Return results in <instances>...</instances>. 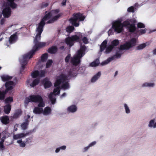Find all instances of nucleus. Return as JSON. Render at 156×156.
Instances as JSON below:
<instances>
[{
    "label": "nucleus",
    "instance_id": "58836bf2",
    "mask_svg": "<svg viewBox=\"0 0 156 156\" xmlns=\"http://www.w3.org/2000/svg\"><path fill=\"white\" fill-rule=\"evenodd\" d=\"M48 5V4L47 3L43 2L39 5V7L41 9H43L47 7Z\"/></svg>",
    "mask_w": 156,
    "mask_h": 156
},
{
    "label": "nucleus",
    "instance_id": "c756f323",
    "mask_svg": "<svg viewBox=\"0 0 156 156\" xmlns=\"http://www.w3.org/2000/svg\"><path fill=\"white\" fill-rule=\"evenodd\" d=\"M124 109H125V112L127 114H129L130 112V110L128 105L126 104H124Z\"/></svg>",
    "mask_w": 156,
    "mask_h": 156
},
{
    "label": "nucleus",
    "instance_id": "e433bc0d",
    "mask_svg": "<svg viewBox=\"0 0 156 156\" xmlns=\"http://www.w3.org/2000/svg\"><path fill=\"white\" fill-rule=\"evenodd\" d=\"M146 44L143 43L139 45L136 47V48L137 50H140L146 47Z\"/></svg>",
    "mask_w": 156,
    "mask_h": 156
},
{
    "label": "nucleus",
    "instance_id": "393cba45",
    "mask_svg": "<svg viewBox=\"0 0 156 156\" xmlns=\"http://www.w3.org/2000/svg\"><path fill=\"white\" fill-rule=\"evenodd\" d=\"M40 79L36 78L33 80L32 83L30 84V86L32 87H34L38 85L40 83Z\"/></svg>",
    "mask_w": 156,
    "mask_h": 156
},
{
    "label": "nucleus",
    "instance_id": "bb28decb",
    "mask_svg": "<svg viewBox=\"0 0 156 156\" xmlns=\"http://www.w3.org/2000/svg\"><path fill=\"white\" fill-rule=\"evenodd\" d=\"M42 82L44 83V86L45 88L49 87V80L48 78H46L44 79Z\"/></svg>",
    "mask_w": 156,
    "mask_h": 156
},
{
    "label": "nucleus",
    "instance_id": "dca6fc26",
    "mask_svg": "<svg viewBox=\"0 0 156 156\" xmlns=\"http://www.w3.org/2000/svg\"><path fill=\"white\" fill-rule=\"evenodd\" d=\"M11 106L10 104H6L4 107V112L7 114H8L11 111Z\"/></svg>",
    "mask_w": 156,
    "mask_h": 156
},
{
    "label": "nucleus",
    "instance_id": "774afa93",
    "mask_svg": "<svg viewBox=\"0 0 156 156\" xmlns=\"http://www.w3.org/2000/svg\"><path fill=\"white\" fill-rule=\"evenodd\" d=\"M64 48V47L63 46H62V47H60V49H61V50H63Z\"/></svg>",
    "mask_w": 156,
    "mask_h": 156
},
{
    "label": "nucleus",
    "instance_id": "8fccbe9b",
    "mask_svg": "<svg viewBox=\"0 0 156 156\" xmlns=\"http://www.w3.org/2000/svg\"><path fill=\"white\" fill-rule=\"evenodd\" d=\"M32 139V137H31L29 138H28L27 139L26 141V143H29V142L30 140V142H31V140Z\"/></svg>",
    "mask_w": 156,
    "mask_h": 156
},
{
    "label": "nucleus",
    "instance_id": "f704fd0d",
    "mask_svg": "<svg viewBox=\"0 0 156 156\" xmlns=\"http://www.w3.org/2000/svg\"><path fill=\"white\" fill-rule=\"evenodd\" d=\"M13 101V98L12 97H9L5 99V102L6 104H9Z\"/></svg>",
    "mask_w": 156,
    "mask_h": 156
},
{
    "label": "nucleus",
    "instance_id": "9b49d317",
    "mask_svg": "<svg viewBox=\"0 0 156 156\" xmlns=\"http://www.w3.org/2000/svg\"><path fill=\"white\" fill-rule=\"evenodd\" d=\"M45 73L46 71L44 70H41L40 71L35 70L32 72L31 76L33 78H36L37 77L42 78L45 76Z\"/></svg>",
    "mask_w": 156,
    "mask_h": 156
},
{
    "label": "nucleus",
    "instance_id": "f8f14e48",
    "mask_svg": "<svg viewBox=\"0 0 156 156\" xmlns=\"http://www.w3.org/2000/svg\"><path fill=\"white\" fill-rule=\"evenodd\" d=\"M17 36L16 33L12 35L9 38V40L6 43V45L9 46V44L15 43L17 39Z\"/></svg>",
    "mask_w": 156,
    "mask_h": 156
},
{
    "label": "nucleus",
    "instance_id": "20e7f679",
    "mask_svg": "<svg viewBox=\"0 0 156 156\" xmlns=\"http://www.w3.org/2000/svg\"><path fill=\"white\" fill-rule=\"evenodd\" d=\"M136 39L135 38H133L124 44L121 45L120 48L117 49V52L115 55L101 62V65H105L113 60L115 58H120L121 55L123 53V50L128 49L135 46L136 44Z\"/></svg>",
    "mask_w": 156,
    "mask_h": 156
},
{
    "label": "nucleus",
    "instance_id": "1a4fd4ad",
    "mask_svg": "<svg viewBox=\"0 0 156 156\" xmlns=\"http://www.w3.org/2000/svg\"><path fill=\"white\" fill-rule=\"evenodd\" d=\"M42 100L41 96L39 95H30L29 97L26 98L25 101V103L28 104L29 102L37 103Z\"/></svg>",
    "mask_w": 156,
    "mask_h": 156
},
{
    "label": "nucleus",
    "instance_id": "ddd939ff",
    "mask_svg": "<svg viewBox=\"0 0 156 156\" xmlns=\"http://www.w3.org/2000/svg\"><path fill=\"white\" fill-rule=\"evenodd\" d=\"M11 11L10 8L6 7L2 10V14L5 18H8L11 15Z\"/></svg>",
    "mask_w": 156,
    "mask_h": 156
},
{
    "label": "nucleus",
    "instance_id": "0e129e2a",
    "mask_svg": "<svg viewBox=\"0 0 156 156\" xmlns=\"http://www.w3.org/2000/svg\"><path fill=\"white\" fill-rule=\"evenodd\" d=\"M153 53L154 55H156V48L153 51Z\"/></svg>",
    "mask_w": 156,
    "mask_h": 156
},
{
    "label": "nucleus",
    "instance_id": "a878e982",
    "mask_svg": "<svg viewBox=\"0 0 156 156\" xmlns=\"http://www.w3.org/2000/svg\"><path fill=\"white\" fill-rule=\"evenodd\" d=\"M155 84L154 83L146 82L144 83L142 85L143 87H154Z\"/></svg>",
    "mask_w": 156,
    "mask_h": 156
},
{
    "label": "nucleus",
    "instance_id": "4d7b16f0",
    "mask_svg": "<svg viewBox=\"0 0 156 156\" xmlns=\"http://www.w3.org/2000/svg\"><path fill=\"white\" fill-rule=\"evenodd\" d=\"M66 0H63L62 2V5L63 6L65 5H66Z\"/></svg>",
    "mask_w": 156,
    "mask_h": 156
},
{
    "label": "nucleus",
    "instance_id": "49530a36",
    "mask_svg": "<svg viewBox=\"0 0 156 156\" xmlns=\"http://www.w3.org/2000/svg\"><path fill=\"white\" fill-rule=\"evenodd\" d=\"M83 42L85 44H87L88 43V41L87 38L86 37H84L83 38Z\"/></svg>",
    "mask_w": 156,
    "mask_h": 156
},
{
    "label": "nucleus",
    "instance_id": "9d476101",
    "mask_svg": "<svg viewBox=\"0 0 156 156\" xmlns=\"http://www.w3.org/2000/svg\"><path fill=\"white\" fill-rule=\"evenodd\" d=\"M107 42V41L106 40H105L102 42L100 46V51H102L106 48L105 53L106 54L110 52L113 49V47L110 45L107 46L106 45Z\"/></svg>",
    "mask_w": 156,
    "mask_h": 156
},
{
    "label": "nucleus",
    "instance_id": "052dcab7",
    "mask_svg": "<svg viewBox=\"0 0 156 156\" xmlns=\"http://www.w3.org/2000/svg\"><path fill=\"white\" fill-rule=\"evenodd\" d=\"M22 142H23V141H22V140L21 139V140H18L17 141V142L18 143L20 144L21 143H22Z\"/></svg>",
    "mask_w": 156,
    "mask_h": 156
},
{
    "label": "nucleus",
    "instance_id": "4468645a",
    "mask_svg": "<svg viewBox=\"0 0 156 156\" xmlns=\"http://www.w3.org/2000/svg\"><path fill=\"white\" fill-rule=\"evenodd\" d=\"M30 51L27 54L24 55L23 57V59L21 62V64H24L27 65V58L30 59L33 56H31V54H30Z\"/></svg>",
    "mask_w": 156,
    "mask_h": 156
},
{
    "label": "nucleus",
    "instance_id": "f03ea898",
    "mask_svg": "<svg viewBox=\"0 0 156 156\" xmlns=\"http://www.w3.org/2000/svg\"><path fill=\"white\" fill-rule=\"evenodd\" d=\"M60 85H61V88L64 90L69 88L68 78L64 74H62L57 76L54 84V86L57 87L54 89L53 92L49 94V101H50L52 104H54L55 102L56 96L60 94Z\"/></svg>",
    "mask_w": 156,
    "mask_h": 156
},
{
    "label": "nucleus",
    "instance_id": "a18cd8bd",
    "mask_svg": "<svg viewBox=\"0 0 156 156\" xmlns=\"http://www.w3.org/2000/svg\"><path fill=\"white\" fill-rule=\"evenodd\" d=\"M33 132V131L32 130H30L27 132L26 133H24V137L30 135Z\"/></svg>",
    "mask_w": 156,
    "mask_h": 156
},
{
    "label": "nucleus",
    "instance_id": "c03bdc74",
    "mask_svg": "<svg viewBox=\"0 0 156 156\" xmlns=\"http://www.w3.org/2000/svg\"><path fill=\"white\" fill-rule=\"evenodd\" d=\"M137 27L139 28H144L145 27V25L142 23H139L137 24Z\"/></svg>",
    "mask_w": 156,
    "mask_h": 156
},
{
    "label": "nucleus",
    "instance_id": "3c124183",
    "mask_svg": "<svg viewBox=\"0 0 156 156\" xmlns=\"http://www.w3.org/2000/svg\"><path fill=\"white\" fill-rule=\"evenodd\" d=\"M146 31V29H141L140 30V33H141V34H142L145 33Z\"/></svg>",
    "mask_w": 156,
    "mask_h": 156
},
{
    "label": "nucleus",
    "instance_id": "c9c22d12",
    "mask_svg": "<svg viewBox=\"0 0 156 156\" xmlns=\"http://www.w3.org/2000/svg\"><path fill=\"white\" fill-rule=\"evenodd\" d=\"M57 48L55 46H53L49 48V53H55L57 51Z\"/></svg>",
    "mask_w": 156,
    "mask_h": 156
},
{
    "label": "nucleus",
    "instance_id": "39448f33",
    "mask_svg": "<svg viewBox=\"0 0 156 156\" xmlns=\"http://www.w3.org/2000/svg\"><path fill=\"white\" fill-rule=\"evenodd\" d=\"M85 47L84 46H81L77 53L71 58V63L75 66L78 65L80 62V58L85 54Z\"/></svg>",
    "mask_w": 156,
    "mask_h": 156
},
{
    "label": "nucleus",
    "instance_id": "09e8293b",
    "mask_svg": "<svg viewBox=\"0 0 156 156\" xmlns=\"http://www.w3.org/2000/svg\"><path fill=\"white\" fill-rule=\"evenodd\" d=\"M70 55H67L65 58V61L66 62H68L70 58Z\"/></svg>",
    "mask_w": 156,
    "mask_h": 156
},
{
    "label": "nucleus",
    "instance_id": "f3484780",
    "mask_svg": "<svg viewBox=\"0 0 156 156\" xmlns=\"http://www.w3.org/2000/svg\"><path fill=\"white\" fill-rule=\"evenodd\" d=\"M0 119L1 122L5 125L8 124L9 123V119L7 116L5 115L1 117Z\"/></svg>",
    "mask_w": 156,
    "mask_h": 156
},
{
    "label": "nucleus",
    "instance_id": "864d4df0",
    "mask_svg": "<svg viewBox=\"0 0 156 156\" xmlns=\"http://www.w3.org/2000/svg\"><path fill=\"white\" fill-rule=\"evenodd\" d=\"M26 145V144L24 142H22V143H21L20 144V146L21 147H24Z\"/></svg>",
    "mask_w": 156,
    "mask_h": 156
},
{
    "label": "nucleus",
    "instance_id": "473e14b6",
    "mask_svg": "<svg viewBox=\"0 0 156 156\" xmlns=\"http://www.w3.org/2000/svg\"><path fill=\"white\" fill-rule=\"evenodd\" d=\"M7 93V92H6V91H0V100H3L4 99L5 94Z\"/></svg>",
    "mask_w": 156,
    "mask_h": 156
},
{
    "label": "nucleus",
    "instance_id": "338daca9",
    "mask_svg": "<svg viewBox=\"0 0 156 156\" xmlns=\"http://www.w3.org/2000/svg\"><path fill=\"white\" fill-rule=\"evenodd\" d=\"M30 115H27V118L26 119V120L28 119V120H29L28 119H30Z\"/></svg>",
    "mask_w": 156,
    "mask_h": 156
},
{
    "label": "nucleus",
    "instance_id": "4be33fe9",
    "mask_svg": "<svg viewBox=\"0 0 156 156\" xmlns=\"http://www.w3.org/2000/svg\"><path fill=\"white\" fill-rule=\"evenodd\" d=\"M77 110V108L75 105H72L68 108L67 111L69 112H74Z\"/></svg>",
    "mask_w": 156,
    "mask_h": 156
},
{
    "label": "nucleus",
    "instance_id": "6ab92c4d",
    "mask_svg": "<svg viewBox=\"0 0 156 156\" xmlns=\"http://www.w3.org/2000/svg\"><path fill=\"white\" fill-rule=\"evenodd\" d=\"M8 5L12 9H16L17 6V4L14 2V0H7Z\"/></svg>",
    "mask_w": 156,
    "mask_h": 156
},
{
    "label": "nucleus",
    "instance_id": "6e6d98bb",
    "mask_svg": "<svg viewBox=\"0 0 156 156\" xmlns=\"http://www.w3.org/2000/svg\"><path fill=\"white\" fill-rule=\"evenodd\" d=\"M5 19L2 18L0 21V24L1 25H3L5 23Z\"/></svg>",
    "mask_w": 156,
    "mask_h": 156
},
{
    "label": "nucleus",
    "instance_id": "f257e3e1",
    "mask_svg": "<svg viewBox=\"0 0 156 156\" xmlns=\"http://www.w3.org/2000/svg\"><path fill=\"white\" fill-rule=\"evenodd\" d=\"M46 14L43 17L38 25L37 28V34L34 40V45L32 49L30 51L31 56H33L35 52L39 50L40 48L44 47L46 44V43L44 42H40L41 39V35L43 30V27L45 24V22L49 20V12H45Z\"/></svg>",
    "mask_w": 156,
    "mask_h": 156
},
{
    "label": "nucleus",
    "instance_id": "7ed1b4c3",
    "mask_svg": "<svg viewBox=\"0 0 156 156\" xmlns=\"http://www.w3.org/2000/svg\"><path fill=\"white\" fill-rule=\"evenodd\" d=\"M122 20L118 19L112 23V28L114 29V31L110 29L108 31L109 36L112 35L114 31L119 33H120L123 30V27H126L128 30L130 32H133L135 30V25L134 23H131V20H127L121 24Z\"/></svg>",
    "mask_w": 156,
    "mask_h": 156
},
{
    "label": "nucleus",
    "instance_id": "72a5a7b5",
    "mask_svg": "<svg viewBox=\"0 0 156 156\" xmlns=\"http://www.w3.org/2000/svg\"><path fill=\"white\" fill-rule=\"evenodd\" d=\"M119 44V41L118 40H115L111 42L110 45L113 47V48L115 46H117Z\"/></svg>",
    "mask_w": 156,
    "mask_h": 156
},
{
    "label": "nucleus",
    "instance_id": "aec40b11",
    "mask_svg": "<svg viewBox=\"0 0 156 156\" xmlns=\"http://www.w3.org/2000/svg\"><path fill=\"white\" fill-rule=\"evenodd\" d=\"M101 73L100 72H99L94 75L91 79V82L92 83L95 82L100 77Z\"/></svg>",
    "mask_w": 156,
    "mask_h": 156
},
{
    "label": "nucleus",
    "instance_id": "5701e85b",
    "mask_svg": "<svg viewBox=\"0 0 156 156\" xmlns=\"http://www.w3.org/2000/svg\"><path fill=\"white\" fill-rule=\"evenodd\" d=\"M148 126L151 128H156V122H155L154 119L151 120L149 122Z\"/></svg>",
    "mask_w": 156,
    "mask_h": 156
},
{
    "label": "nucleus",
    "instance_id": "0eeeda50",
    "mask_svg": "<svg viewBox=\"0 0 156 156\" xmlns=\"http://www.w3.org/2000/svg\"><path fill=\"white\" fill-rule=\"evenodd\" d=\"M82 37L81 33H77L76 35L68 37L65 39V42L69 47L73 46L75 42H77Z\"/></svg>",
    "mask_w": 156,
    "mask_h": 156
},
{
    "label": "nucleus",
    "instance_id": "79ce46f5",
    "mask_svg": "<svg viewBox=\"0 0 156 156\" xmlns=\"http://www.w3.org/2000/svg\"><path fill=\"white\" fill-rule=\"evenodd\" d=\"M66 146H63L59 148H57L55 150L56 153L58 152L60 150H64L66 149Z\"/></svg>",
    "mask_w": 156,
    "mask_h": 156
},
{
    "label": "nucleus",
    "instance_id": "69168bd1",
    "mask_svg": "<svg viewBox=\"0 0 156 156\" xmlns=\"http://www.w3.org/2000/svg\"><path fill=\"white\" fill-rule=\"evenodd\" d=\"M52 62V61L51 60H49V66L51 64Z\"/></svg>",
    "mask_w": 156,
    "mask_h": 156
},
{
    "label": "nucleus",
    "instance_id": "ea45409f",
    "mask_svg": "<svg viewBox=\"0 0 156 156\" xmlns=\"http://www.w3.org/2000/svg\"><path fill=\"white\" fill-rule=\"evenodd\" d=\"M37 103H38L39 104L38 105V107L39 108H43L45 104L44 102L43 101V99L42 98V100L40 101H39Z\"/></svg>",
    "mask_w": 156,
    "mask_h": 156
},
{
    "label": "nucleus",
    "instance_id": "5fc2aeb1",
    "mask_svg": "<svg viewBox=\"0 0 156 156\" xmlns=\"http://www.w3.org/2000/svg\"><path fill=\"white\" fill-rule=\"evenodd\" d=\"M0 148L2 150H3L5 148V147L4 144H0Z\"/></svg>",
    "mask_w": 156,
    "mask_h": 156
},
{
    "label": "nucleus",
    "instance_id": "c85d7f7f",
    "mask_svg": "<svg viewBox=\"0 0 156 156\" xmlns=\"http://www.w3.org/2000/svg\"><path fill=\"white\" fill-rule=\"evenodd\" d=\"M1 78L3 81H5L11 80L12 79V77L8 75H4L1 76Z\"/></svg>",
    "mask_w": 156,
    "mask_h": 156
},
{
    "label": "nucleus",
    "instance_id": "2f4dec72",
    "mask_svg": "<svg viewBox=\"0 0 156 156\" xmlns=\"http://www.w3.org/2000/svg\"><path fill=\"white\" fill-rule=\"evenodd\" d=\"M99 63V60L97 59L93 62L90 63V66L92 67H96L98 66Z\"/></svg>",
    "mask_w": 156,
    "mask_h": 156
},
{
    "label": "nucleus",
    "instance_id": "13d9d810",
    "mask_svg": "<svg viewBox=\"0 0 156 156\" xmlns=\"http://www.w3.org/2000/svg\"><path fill=\"white\" fill-rule=\"evenodd\" d=\"M89 147H89V145H88V146L85 147L84 148L83 151L85 152V151H86L89 148Z\"/></svg>",
    "mask_w": 156,
    "mask_h": 156
},
{
    "label": "nucleus",
    "instance_id": "7c9ffc66",
    "mask_svg": "<svg viewBox=\"0 0 156 156\" xmlns=\"http://www.w3.org/2000/svg\"><path fill=\"white\" fill-rule=\"evenodd\" d=\"M48 57V54L47 53H45L43 54L41 57V60L42 62L45 61L47 59Z\"/></svg>",
    "mask_w": 156,
    "mask_h": 156
},
{
    "label": "nucleus",
    "instance_id": "37998d69",
    "mask_svg": "<svg viewBox=\"0 0 156 156\" xmlns=\"http://www.w3.org/2000/svg\"><path fill=\"white\" fill-rule=\"evenodd\" d=\"M127 11L129 12H134V9L133 6H131L127 9Z\"/></svg>",
    "mask_w": 156,
    "mask_h": 156
},
{
    "label": "nucleus",
    "instance_id": "2eb2a0df",
    "mask_svg": "<svg viewBox=\"0 0 156 156\" xmlns=\"http://www.w3.org/2000/svg\"><path fill=\"white\" fill-rule=\"evenodd\" d=\"M14 82L12 81H9L6 82L5 83V86L6 88L5 91L6 92H8L12 89V86L13 85Z\"/></svg>",
    "mask_w": 156,
    "mask_h": 156
},
{
    "label": "nucleus",
    "instance_id": "de8ad7c7",
    "mask_svg": "<svg viewBox=\"0 0 156 156\" xmlns=\"http://www.w3.org/2000/svg\"><path fill=\"white\" fill-rule=\"evenodd\" d=\"M22 66H21V69L20 70V73H22L23 72V71L25 69V66H26V65H25L24 64H21Z\"/></svg>",
    "mask_w": 156,
    "mask_h": 156
},
{
    "label": "nucleus",
    "instance_id": "4c0bfd02",
    "mask_svg": "<svg viewBox=\"0 0 156 156\" xmlns=\"http://www.w3.org/2000/svg\"><path fill=\"white\" fill-rule=\"evenodd\" d=\"M74 27L73 26H69L66 28V31L69 33L72 32L74 29Z\"/></svg>",
    "mask_w": 156,
    "mask_h": 156
},
{
    "label": "nucleus",
    "instance_id": "e2e57ef3",
    "mask_svg": "<svg viewBox=\"0 0 156 156\" xmlns=\"http://www.w3.org/2000/svg\"><path fill=\"white\" fill-rule=\"evenodd\" d=\"M4 140L2 139L1 141L0 142V144H4Z\"/></svg>",
    "mask_w": 156,
    "mask_h": 156
},
{
    "label": "nucleus",
    "instance_id": "b1692460",
    "mask_svg": "<svg viewBox=\"0 0 156 156\" xmlns=\"http://www.w3.org/2000/svg\"><path fill=\"white\" fill-rule=\"evenodd\" d=\"M29 120H26L25 122L23 123L21 125L22 129L24 130H26L27 129L28 126L29 125Z\"/></svg>",
    "mask_w": 156,
    "mask_h": 156
},
{
    "label": "nucleus",
    "instance_id": "bf43d9fd",
    "mask_svg": "<svg viewBox=\"0 0 156 156\" xmlns=\"http://www.w3.org/2000/svg\"><path fill=\"white\" fill-rule=\"evenodd\" d=\"M46 67L47 68H49V60H48L47 61V62L46 63Z\"/></svg>",
    "mask_w": 156,
    "mask_h": 156
},
{
    "label": "nucleus",
    "instance_id": "412c9836",
    "mask_svg": "<svg viewBox=\"0 0 156 156\" xmlns=\"http://www.w3.org/2000/svg\"><path fill=\"white\" fill-rule=\"evenodd\" d=\"M33 112L36 114H40L43 113V109L39 107H35L33 110Z\"/></svg>",
    "mask_w": 156,
    "mask_h": 156
},
{
    "label": "nucleus",
    "instance_id": "cd10ccee",
    "mask_svg": "<svg viewBox=\"0 0 156 156\" xmlns=\"http://www.w3.org/2000/svg\"><path fill=\"white\" fill-rule=\"evenodd\" d=\"M23 133H20V134L14 135L13 136V138L14 140H17L21 138L24 137Z\"/></svg>",
    "mask_w": 156,
    "mask_h": 156
},
{
    "label": "nucleus",
    "instance_id": "6e6552de",
    "mask_svg": "<svg viewBox=\"0 0 156 156\" xmlns=\"http://www.w3.org/2000/svg\"><path fill=\"white\" fill-rule=\"evenodd\" d=\"M59 12V10L56 9L49 12V23L54 22L59 18L61 14L58 13Z\"/></svg>",
    "mask_w": 156,
    "mask_h": 156
},
{
    "label": "nucleus",
    "instance_id": "680f3d73",
    "mask_svg": "<svg viewBox=\"0 0 156 156\" xmlns=\"http://www.w3.org/2000/svg\"><path fill=\"white\" fill-rule=\"evenodd\" d=\"M66 96V93H63L61 96V98H63L64 97H65Z\"/></svg>",
    "mask_w": 156,
    "mask_h": 156
},
{
    "label": "nucleus",
    "instance_id": "a211bd4d",
    "mask_svg": "<svg viewBox=\"0 0 156 156\" xmlns=\"http://www.w3.org/2000/svg\"><path fill=\"white\" fill-rule=\"evenodd\" d=\"M22 113V112L21 109H18L14 113L13 115L11 116V118L12 119H16L21 115Z\"/></svg>",
    "mask_w": 156,
    "mask_h": 156
},
{
    "label": "nucleus",
    "instance_id": "423d86ee",
    "mask_svg": "<svg viewBox=\"0 0 156 156\" xmlns=\"http://www.w3.org/2000/svg\"><path fill=\"white\" fill-rule=\"evenodd\" d=\"M85 17L80 13H74L73 17L69 20L70 23L74 26L77 27L79 25V22L83 20Z\"/></svg>",
    "mask_w": 156,
    "mask_h": 156
},
{
    "label": "nucleus",
    "instance_id": "a19ab883",
    "mask_svg": "<svg viewBox=\"0 0 156 156\" xmlns=\"http://www.w3.org/2000/svg\"><path fill=\"white\" fill-rule=\"evenodd\" d=\"M44 115H46L49 114V107L47 106L45 107L44 110H43V112L42 113Z\"/></svg>",
    "mask_w": 156,
    "mask_h": 156
},
{
    "label": "nucleus",
    "instance_id": "603ef678",
    "mask_svg": "<svg viewBox=\"0 0 156 156\" xmlns=\"http://www.w3.org/2000/svg\"><path fill=\"white\" fill-rule=\"evenodd\" d=\"M96 141H94V142L91 143L89 144V147H90L92 146H93L94 145H95L96 144Z\"/></svg>",
    "mask_w": 156,
    "mask_h": 156
}]
</instances>
